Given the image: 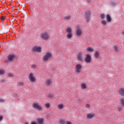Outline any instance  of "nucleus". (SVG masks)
Listing matches in <instances>:
<instances>
[{"label":"nucleus","instance_id":"f257e3e1","mask_svg":"<svg viewBox=\"0 0 124 124\" xmlns=\"http://www.w3.org/2000/svg\"><path fill=\"white\" fill-rule=\"evenodd\" d=\"M39 37L43 40H48L50 38V33L47 32H43L40 34Z\"/></svg>","mask_w":124,"mask_h":124},{"label":"nucleus","instance_id":"f03ea898","mask_svg":"<svg viewBox=\"0 0 124 124\" xmlns=\"http://www.w3.org/2000/svg\"><path fill=\"white\" fill-rule=\"evenodd\" d=\"M65 32L67 33L66 36L67 39H71L72 38V29L70 27H68L65 30Z\"/></svg>","mask_w":124,"mask_h":124},{"label":"nucleus","instance_id":"7ed1b4c3","mask_svg":"<svg viewBox=\"0 0 124 124\" xmlns=\"http://www.w3.org/2000/svg\"><path fill=\"white\" fill-rule=\"evenodd\" d=\"M50 59H52V53L50 52H47L42 58L43 62H48Z\"/></svg>","mask_w":124,"mask_h":124},{"label":"nucleus","instance_id":"20e7f679","mask_svg":"<svg viewBox=\"0 0 124 124\" xmlns=\"http://www.w3.org/2000/svg\"><path fill=\"white\" fill-rule=\"evenodd\" d=\"M83 54L82 51L78 52L77 55V60L78 62H84V57H83Z\"/></svg>","mask_w":124,"mask_h":124},{"label":"nucleus","instance_id":"39448f33","mask_svg":"<svg viewBox=\"0 0 124 124\" xmlns=\"http://www.w3.org/2000/svg\"><path fill=\"white\" fill-rule=\"evenodd\" d=\"M85 20L86 23H89L91 21V12L86 11L85 15Z\"/></svg>","mask_w":124,"mask_h":124},{"label":"nucleus","instance_id":"423d86ee","mask_svg":"<svg viewBox=\"0 0 124 124\" xmlns=\"http://www.w3.org/2000/svg\"><path fill=\"white\" fill-rule=\"evenodd\" d=\"M28 78L31 82V83H34L35 81H36V78H35V76H34V74H33L32 73H31L28 77Z\"/></svg>","mask_w":124,"mask_h":124},{"label":"nucleus","instance_id":"0eeeda50","mask_svg":"<svg viewBox=\"0 0 124 124\" xmlns=\"http://www.w3.org/2000/svg\"><path fill=\"white\" fill-rule=\"evenodd\" d=\"M32 107L33 109H37V110H39V111H41V110H43V109L42 106L39 105V104L37 103H33Z\"/></svg>","mask_w":124,"mask_h":124},{"label":"nucleus","instance_id":"6e6552de","mask_svg":"<svg viewBox=\"0 0 124 124\" xmlns=\"http://www.w3.org/2000/svg\"><path fill=\"white\" fill-rule=\"evenodd\" d=\"M42 47L37 46H34L32 48L31 51L32 52H37V53H41Z\"/></svg>","mask_w":124,"mask_h":124},{"label":"nucleus","instance_id":"1a4fd4ad","mask_svg":"<svg viewBox=\"0 0 124 124\" xmlns=\"http://www.w3.org/2000/svg\"><path fill=\"white\" fill-rule=\"evenodd\" d=\"M84 62L86 63H91V62H92V56H91V55L89 54L86 55V57L84 59Z\"/></svg>","mask_w":124,"mask_h":124},{"label":"nucleus","instance_id":"9d476101","mask_svg":"<svg viewBox=\"0 0 124 124\" xmlns=\"http://www.w3.org/2000/svg\"><path fill=\"white\" fill-rule=\"evenodd\" d=\"M81 69H82V65L77 64L75 66V71L76 73H80Z\"/></svg>","mask_w":124,"mask_h":124},{"label":"nucleus","instance_id":"9b49d317","mask_svg":"<svg viewBox=\"0 0 124 124\" xmlns=\"http://www.w3.org/2000/svg\"><path fill=\"white\" fill-rule=\"evenodd\" d=\"M82 33L83 32L82 31V29H81V28L78 27L77 29L76 30V35H77V36H81Z\"/></svg>","mask_w":124,"mask_h":124},{"label":"nucleus","instance_id":"f8f14e48","mask_svg":"<svg viewBox=\"0 0 124 124\" xmlns=\"http://www.w3.org/2000/svg\"><path fill=\"white\" fill-rule=\"evenodd\" d=\"M95 117V113H88L86 115V119L88 120L93 119Z\"/></svg>","mask_w":124,"mask_h":124},{"label":"nucleus","instance_id":"ddd939ff","mask_svg":"<svg viewBox=\"0 0 124 124\" xmlns=\"http://www.w3.org/2000/svg\"><path fill=\"white\" fill-rule=\"evenodd\" d=\"M52 84L53 81H52L51 78H48L45 81V85L46 86V87H50Z\"/></svg>","mask_w":124,"mask_h":124},{"label":"nucleus","instance_id":"4468645a","mask_svg":"<svg viewBox=\"0 0 124 124\" xmlns=\"http://www.w3.org/2000/svg\"><path fill=\"white\" fill-rule=\"evenodd\" d=\"M37 124H44V118L41 117L38 118L37 119Z\"/></svg>","mask_w":124,"mask_h":124},{"label":"nucleus","instance_id":"2eb2a0df","mask_svg":"<svg viewBox=\"0 0 124 124\" xmlns=\"http://www.w3.org/2000/svg\"><path fill=\"white\" fill-rule=\"evenodd\" d=\"M15 59V55L13 54H10L8 56V60L9 62H13V60Z\"/></svg>","mask_w":124,"mask_h":124},{"label":"nucleus","instance_id":"dca6fc26","mask_svg":"<svg viewBox=\"0 0 124 124\" xmlns=\"http://www.w3.org/2000/svg\"><path fill=\"white\" fill-rule=\"evenodd\" d=\"M106 18L107 20V22L108 23H111L112 21V18H111V16H110V15L107 14L106 15Z\"/></svg>","mask_w":124,"mask_h":124},{"label":"nucleus","instance_id":"f3484780","mask_svg":"<svg viewBox=\"0 0 124 124\" xmlns=\"http://www.w3.org/2000/svg\"><path fill=\"white\" fill-rule=\"evenodd\" d=\"M118 93L121 96H124V88H121L119 89Z\"/></svg>","mask_w":124,"mask_h":124},{"label":"nucleus","instance_id":"a211bd4d","mask_svg":"<svg viewBox=\"0 0 124 124\" xmlns=\"http://www.w3.org/2000/svg\"><path fill=\"white\" fill-rule=\"evenodd\" d=\"M81 90H86L87 89V84L85 83H82L80 84Z\"/></svg>","mask_w":124,"mask_h":124},{"label":"nucleus","instance_id":"6ab92c4d","mask_svg":"<svg viewBox=\"0 0 124 124\" xmlns=\"http://www.w3.org/2000/svg\"><path fill=\"white\" fill-rule=\"evenodd\" d=\"M86 51H87V52H90V53H93V52L94 51V49L93 47H88L86 48Z\"/></svg>","mask_w":124,"mask_h":124},{"label":"nucleus","instance_id":"aec40b11","mask_svg":"<svg viewBox=\"0 0 124 124\" xmlns=\"http://www.w3.org/2000/svg\"><path fill=\"white\" fill-rule=\"evenodd\" d=\"M71 19V16L70 15H67L64 17V19L65 20V21H68Z\"/></svg>","mask_w":124,"mask_h":124},{"label":"nucleus","instance_id":"412c9836","mask_svg":"<svg viewBox=\"0 0 124 124\" xmlns=\"http://www.w3.org/2000/svg\"><path fill=\"white\" fill-rule=\"evenodd\" d=\"M59 123L60 124H65V119H63L62 118H61L59 120Z\"/></svg>","mask_w":124,"mask_h":124},{"label":"nucleus","instance_id":"4be33fe9","mask_svg":"<svg viewBox=\"0 0 124 124\" xmlns=\"http://www.w3.org/2000/svg\"><path fill=\"white\" fill-rule=\"evenodd\" d=\"M101 25H102L103 26H106V25H107V21L104 19H103L101 21Z\"/></svg>","mask_w":124,"mask_h":124},{"label":"nucleus","instance_id":"5701e85b","mask_svg":"<svg viewBox=\"0 0 124 124\" xmlns=\"http://www.w3.org/2000/svg\"><path fill=\"white\" fill-rule=\"evenodd\" d=\"M120 103L121 104L122 106L124 107V98H121L120 99Z\"/></svg>","mask_w":124,"mask_h":124},{"label":"nucleus","instance_id":"b1692460","mask_svg":"<svg viewBox=\"0 0 124 124\" xmlns=\"http://www.w3.org/2000/svg\"><path fill=\"white\" fill-rule=\"evenodd\" d=\"M94 56L96 59H98L99 57V52L98 51H96L94 54Z\"/></svg>","mask_w":124,"mask_h":124},{"label":"nucleus","instance_id":"393cba45","mask_svg":"<svg viewBox=\"0 0 124 124\" xmlns=\"http://www.w3.org/2000/svg\"><path fill=\"white\" fill-rule=\"evenodd\" d=\"M57 108H58V109H59V110H62V109L63 108V105L62 104H59L58 105Z\"/></svg>","mask_w":124,"mask_h":124},{"label":"nucleus","instance_id":"a878e982","mask_svg":"<svg viewBox=\"0 0 124 124\" xmlns=\"http://www.w3.org/2000/svg\"><path fill=\"white\" fill-rule=\"evenodd\" d=\"M113 49L115 52H118L119 49H118V46L117 45L114 46H113Z\"/></svg>","mask_w":124,"mask_h":124},{"label":"nucleus","instance_id":"bb28decb","mask_svg":"<svg viewBox=\"0 0 124 124\" xmlns=\"http://www.w3.org/2000/svg\"><path fill=\"white\" fill-rule=\"evenodd\" d=\"M100 17L101 19H102V20H104V19H105V14H101L100 15Z\"/></svg>","mask_w":124,"mask_h":124},{"label":"nucleus","instance_id":"cd10ccee","mask_svg":"<svg viewBox=\"0 0 124 124\" xmlns=\"http://www.w3.org/2000/svg\"><path fill=\"white\" fill-rule=\"evenodd\" d=\"M45 106L46 108H47V109H49L50 106H51V105L50 104V103H46L45 104Z\"/></svg>","mask_w":124,"mask_h":124},{"label":"nucleus","instance_id":"c85d7f7f","mask_svg":"<svg viewBox=\"0 0 124 124\" xmlns=\"http://www.w3.org/2000/svg\"><path fill=\"white\" fill-rule=\"evenodd\" d=\"M5 73V71L4 70H0V75H3Z\"/></svg>","mask_w":124,"mask_h":124},{"label":"nucleus","instance_id":"c756f323","mask_svg":"<svg viewBox=\"0 0 124 124\" xmlns=\"http://www.w3.org/2000/svg\"><path fill=\"white\" fill-rule=\"evenodd\" d=\"M17 84L19 86V87H23L24 86V83L23 82H18Z\"/></svg>","mask_w":124,"mask_h":124},{"label":"nucleus","instance_id":"7c9ffc66","mask_svg":"<svg viewBox=\"0 0 124 124\" xmlns=\"http://www.w3.org/2000/svg\"><path fill=\"white\" fill-rule=\"evenodd\" d=\"M85 107H86V108H90L91 107V105H90L89 104H87L85 105Z\"/></svg>","mask_w":124,"mask_h":124},{"label":"nucleus","instance_id":"2f4dec72","mask_svg":"<svg viewBox=\"0 0 124 124\" xmlns=\"http://www.w3.org/2000/svg\"><path fill=\"white\" fill-rule=\"evenodd\" d=\"M9 77H13V74H11V73H9L8 75Z\"/></svg>","mask_w":124,"mask_h":124},{"label":"nucleus","instance_id":"473e14b6","mask_svg":"<svg viewBox=\"0 0 124 124\" xmlns=\"http://www.w3.org/2000/svg\"><path fill=\"white\" fill-rule=\"evenodd\" d=\"M122 110H123V108H122V107L118 108L119 112H121V111H122Z\"/></svg>","mask_w":124,"mask_h":124},{"label":"nucleus","instance_id":"72a5a7b5","mask_svg":"<svg viewBox=\"0 0 124 124\" xmlns=\"http://www.w3.org/2000/svg\"><path fill=\"white\" fill-rule=\"evenodd\" d=\"M6 19L5 16H1V20H2V21H4V20Z\"/></svg>","mask_w":124,"mask_h":124},{"label":"nucleus","instance_id":"f704fd0d","mask_svg":"<svg viewBox=\"0 0 124 124\" xmlns=\"http://www.w3.org/2000/svg\"><path fill=\"white\" fill-rule=\"evenodd\" d=\"M35 67H36V65L33 64V65H31V68H35Z\"/></svg>","mask_w":124,"mask_h":124},{"label":"nucleus","instance_id":"c9c22d12","mask_svg":"<svg viewBox=\"0 0 124 124\" xmlns=\"http://www.w3.org/2000/svg\"><path fill=\"white\" fill-rule=\"evenodd\" d=\"M31 124H37L35 121H32L31 123Z\"/></svg>","mask_w":124,"mask_h":124},{"label":"nucleus","instance_id":"e433bc0d","mask_svg":"<svg viewBox=\"0 0 124 124\" xmlns=\"http://www.w3.org/2000/svg\"><path fill=\"white\" fill-rule=\"evenodd\" d=\"M3 117L2 116H0V122L2 121Z\"/></svg>","mask_w":124,"mask_h":124},{"label":"nucleus","instance_id":"4c0bfd02","mask_svg":"<svg viewBox=\"0 0 124 124\" xmlns=\"http://www.w3.org/2000/svg\"><path fill=\"white\" fill-rule=\"evenodd\" d=\"M0 102L1 103L4 102V100L2 99H0Z\"/></svg>","mask_w":124,"mask_h":124},{"label":"nucleus","instance_id":"58836bf2","mask_svg":"<svg viewBox=\"0 0 124 124\" xmlns=\"http://www.w3.org/2000/svg\"><path fill=\"white\" fill-rule=\"evenodd\" d=\"M66 124H72L70 121H67L66 123Z\"/></svg>","mask_w":124,"mask_h":124},{"label":"nucleus","instance_id":"ea45409f","mask_svg":"<svg viewBox=\"0 0 124 124\" xmlns=\"http://www.w3.org/2000/svg\"><path fill=\"white\" fill-rule=\"evenodd\" d=\"M49 97H50V98H52V97H53V95L52 94L49 95Z\"/></svg>","mask_w":124,"mask_h":124},{"label":"nucleus","instance_id":"a19ab883","mask_svg":"<svg viewBox=\"0 0 124 124\" xmlns=\"http://www.w3.org/2000/svg\"><path fill=\"white\" fill-rule=\"evenodd\" d=\"M1 82L2 83H4L5 80L3 79V80H1Z\"/></svg>","mask_w":124,"mask_h":124},{"label":"nucleus","instance_id":"79ce46f5","mask_svg":"<svg viewBox=\"0 0 124 124\" xmlns=\"http://www.w3.org/2000/svg\"><path fill=\"white\" fill-rule=\"evenodd\" d=\"M87 2H91V0H86Z\"/></svg>","mask_w":124,"mask_h":124},{"label":"nucleus","instance_id":"37998d69","mask_svg":"<svg viewBox=\"0 0 124 124\" xmlns=\"http://www.w3.org/2000/svg\"><path fill=\"white\" fill-rule=\"evenodd\" d=\"M122 34H123V35H124V32L123 31L122 33Z\"/></svg>","mask_w":124,"mask_h":124},{"label":"nucleus","instance_id":"c03bdc74","mask_svg":"<svg viewBox=\"0 0 124 124\" xmlns=\"http://www.w3.org/2000/svg\"><path fill=\"white\" fill-rule=\"evenodd\" d=\"M25 124H29V123H28V122H26Z\"/></svg>","mask_w":124,"mask_h":124}]
</instances>
